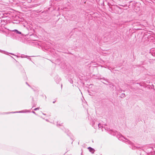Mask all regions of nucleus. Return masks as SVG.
Here are the masks:
<instances>
[{"mask_svg": "<svg viewBox=\"0 0 155 155\" xmlns=\"http://www.w3.org/2000/svg\"><path fill=\"white\" fill-rule=\"evenodd\" d=\"M55 101H53V103H54Z\"/></svg>", "mask_w": 155, "mask_h": 155, "instance_id": "nucleus-4", "label": "nucleus"}, {"mask_svg": "<svg viewBox=\"0 0 155 155\" xmlns=\"http://www.w3.org/2000/svg\"><path fill=\"white\" fill-rule=\"evenodd\" d=\"M88 149L92 153H94V150L93 149L90 147H88Z\"/></svg>", "mask_w": 155, "mask_h": 155, "instance_id": "nucleus-1", "label": "nucleus"}, {"mask_svg": "<svg viewBox=\"0 0 155 155\" xmlns=\"http://www.w3.org/2000/svg\"><path fill=\"white\" fill-rule=\"evenodd\" d=\"M15 31L17 33L19 34H21V32H20L18 31L17 30H15Z\"/></svg>", "mask_w": 155, "mask_h": 155, "instance_id": "nucleus-2", "label": "nucleus"}, {"mask_svg": "<svg viewBox=\"0 0 155 155\" xmlns=\"http://www.w3.org/2000/svg\"><path fill=\"white\" fill-rule=\"evenodd\" d=\"M39 109V108H36L35 109H34V110H38Z\"/></svg>", "mask_w": 155, "mask_h": 155, "instance_id": "nucleus-3", "label": "nucleus"}]
</instances>
